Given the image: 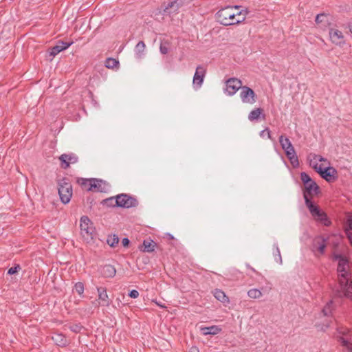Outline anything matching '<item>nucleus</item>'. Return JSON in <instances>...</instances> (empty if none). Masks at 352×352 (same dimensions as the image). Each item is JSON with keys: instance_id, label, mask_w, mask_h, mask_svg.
<instances>
[{"instance_id": "1", "label": "nucleus", "mask_w": 352, "mask_h": 352, "mask_svg": "<svg viewBox=\"0 0 352 352\" xmlns=\"http://www.w3.org/2000/svg\"><path fill=\"white\" fill-rule=\"evenodd\" d=\"M300 179L304 184V198L307 207L309 208L311 215L316 220L325 226L329 225L326 214L320 210V209L311 201V198L319 192V186L318 184L309 177L308 174L305 172L301 173Z\"/></svg>"}, {"instance_id": "2", "label": "nucleus", "mask_w": 352, "mask_h": 352, "mask_svg": "<svg viewBox=\"0 0 352 352\" xmlns=\"http://www.w3.org/2000/svg\"><path fill=\"white\" fill-rule=\"evenodd\" d=\"M334 258L338 261V281L340 290L339 294L343 293L348 298H352V285L351 281V265L348 260L338 254H334Z\"/></svg>"}, {"instance_id": "3", "label": "nucleus", "mask_w": 352, "mask_h": 352, "mask_svg": "<svg viewBox=\"0 0 352 352\" xmlns=\"http://www.w3.org/2000/svg\"><path fill=\"white\" fill-rule=\"evenodd\" d=\"M247 12L240 7H226L218 11L217 19L223 25L237 24L244 21Z\"/></svg>"}, {"instance_id": "4", "label": "nucleus", "mask_w": 352, "mask_h": 352, "mask_svg": "<svg viewBox=\"0 0 352 352\" xmlns=\"http://www.w3.org/2000/svg\"><path fill=\"white\" fill-rule=\"evenodd\" d=\"M310 166L326 181L331 182L334 179L336 170L330 167L328 160L321 155H315L310 160Z\"/></svg>"}, {"instance_id": "5", "label": "nucleus", "mask_w": 352, "mask_h": 352, "mask_svg": "<svg viewBox=\"0 0 352 352\" xmlns=\"http://www.w3.org/2000/svg\"><path fill=\"white\" fill-rule=\"evenodd\" d=\"M340 241V236L338 235L329 236L327 239L318 236L314 241V250L317 252L318 254H322L324 252V248L327 245H333V247H336L338 245Z\"/></svg>"}, {"instance_id": "6", "label": "nucleus", "mask_w": 352, "mask_h": 352, "mask_svg": "<svg viewBox=\"0 0 352 352\" xmlns=\"http://www.w3.org/2000/svg\"><path fill=\"white\" fill-rule=\"evenodd\" d=\"M80 232L84 240L89 242L94 238V228L93 223L87 216L80 218Z\"/></svg>"}, {"instance_id": "7", "label": "nucleus", "mask_w": 352, "mask_h": 352, "mask_svg": "<svg viewBox=\"0 0 352 352\" xmlns=\"http://www.w3.org/2000/svg\"><path fill=\"white\" fill-rule=\"evenodd\" d=\"M58 194L63 204L69 202L72 196V184L66 179H63L58 184Z\"/></svg>"}, {"instance_id": "8", "label": "nucleus", "mask_w": 352, "mask_h": 352, "mask_svg": "<svg viewBox=\"0 0 352 352\" xmlns=\"http://www.w3.org/2000/svg\"><path fill=\"white\" fill-rule=\"evenodd\" d=\"M336 337L342 346V352H352V333L351 331H338Z\"/></svg>"}, {"instance_id": "9", "label": "nucleus", "mask_w": 352, "mask_h": 352, "mask_svg": "<svg viewBox=\"0 0 352 352\" xmlns=\"http://www.w3.org/2000/svg\"><path fill=\"white\" fill-rule=\"evenodd\" d=\"M240 97L243 103L253 104L256 101V96L254 91L247 86L241 87Z\"/></svg>"}, {"instance_id": "10", "label": "nucleus", "mask_w": 352, "mask_h": 352, "mask_svg": "<svg viewBox=\"0 0 352 352\" xmlns=\"http://www.w3.org/2000/svg\"><path fill=\"white\" fill-rule=\"evenodd\" d=\"M116 203L118 206L130 208L135 206L137 204V201L127 195L122 194L116 196Z\"/></svg>"}, {"instance_id": "11", "label": "nucleus", "mask_w": 352, "mask_h": 352, "mask_svg": "<svg viewBox=\"0 0 352 352\" xmlns=\"http://www.w3.org/2000/svg\"><path fill=\"white\" fill-rule=\"evenodd\" d=\"M184 3V0H168L162 6L164 13L170 14L178 11Z\"/></svg>"}, {"instance_id": "12", "label": "nucleus", "mask_w": 352, "mask_h": 352, "mask_svg": "<svg viewBox=\"0 0 352 352\" xmlns=\"http://www.w3.org/2000/svg\"><path fill=\"white\" fill-rule=\"evenodd\" d=\"M226 92L229 96L234 95L239 89H241L242 82L238 78H232L228 79L226 82Z\"/></svg>"}, {"instance_id": "13", "label": "nucleus", "mask_w": 352, "mask_h": 352, "mask_svg": "<svg viewBox=\"0 0 352 352\" xmlns=\"http://www.w3.org/2000/svg\"><path fill=\"white\" fill-rule=\"evenodd\" d=\"M329 35L331 41L338 46H342L345 43L343 33L336 28H330L329 30Z\"/></svg>"}, {"instance_id": "14", "label": "nucleus", "mask_w": 352, "mask_h": 352, "mask_svg": "<svg viewBox=\"0 0 352 352\" xmlns=\"http://www.w3.org/2000/svg\"><path fill=\"white\" fill-rule=\"evenodd\" d=\"M59 160L61 162V167L66 169L70 164L78 162V157L74 153L63 154L59 157Z\"/></svg>"}, {"instance_id": "15", "label": "nucleus", "mask_w": 352, "mask_h": 352, "mask_svg": "<svg viewBox=\"0 0 352 352\" xmlns=\"http://www.w3.org/2000/svg\"><path fill=\"white\" fill-rule=\"evenodd\" d=\"M285 152L286 156L288 157V159L290 160L292 164L294 166H297L298 165V157L296 155L295 149L292 144L290 146L285 148L283 149Z\"/></svg>"}, {"instance_id": "16", "label": "nucleus", "mask_w": 352, "mask_h": 352, "mask_svg": "<svg viewBox=\"0 0 352 352\" xmlns=\"http://www.w3.org/2000/svg\"><path fill=\"white\" fill-rule=\"evenodd\" d=\"M206 69L202 66H198L193 77V84L200 87L205 76Z\"/></svg>"}, {"instance_id": "17", "label": "nucleus", "mask_w": 352, "mask_h": 352, "mask_svg": "<svg viewBox=\"0 0 352 352\" xmlns=\"http://www.w3.org/2000/svg\"><path fill=\"white\" fill-rule=\"evenodd\" d=\"M99 304L102 306H108L109 305V296L107 289L104 287H97Z\"/></svg>"}, {"instance_id": "18", "label": "nucleus", "mask_w": 352, "mask_h": 352, "mask_svg": "<svg viewBox=\"0 0 352 352\" xmlns=\"http://www.w3.org/2000/svg\"><path fill=\"white\" fill-rule=\"evenodd\" d=\"M71 45L72 43H64L63 41L58 42V43L56 46L50 49V56L52 57H54L61 51L68 48Z\"/></svg>"}, {"instance_id": "19", "label": "nucleus", "mask_w": 352, "mask_h": 352, "mask_svg": "<svg viewBox=\"0 0 352 352\" xmlns=\"http://www.w3.org/2000/svg\"><path fill=\"white\" fill-rule=\"evenodd\" d=\"M52 339L58 346H65L67 343L65 336L60 331H53Z\"/></svg>"}, {"instance_id": "20", "label": "nucleus", "mask_w": 352, "mask_h": 352, "mask_svg": "<svg viewBox=\"0 0 352 352\" xmlns=\"http://www.w3.org/2000/svg\"><path fill=\"white\" fill-rule=\"evenodd\" d=\"M116 274V268L111 265H105L101 270V274L105 278H113Z\"/></svg>"}, {"instance_id": "21", "label": "nucleus", "mask_w": 352, "mask_h": 352, "mask_svg": "<svg viewBox=\"0 0 352 352\" xmlns=\"http://www.w3.org/2000/svg\"><path fill=\"white\" fill-rule=\"evenodd\" d=\"M104 183L102 180L97 179H91V184H89V191H98L102 192L104 189Z\"/></svg>"}, {"instance_id": "22", "label": "nucleus", "mask_w": 352, "mask_h": 352, "mask_svg": "<svg viewBox=\"0 0 352 352\" xmlns=\"http://www.w3.org/2000/svg\"><path fill=\"white\" fill-rule=\"evenodd\" d=\"M213 295L216 299L223 304H228L230 302L229 298L221 289H216L213 291Z\"/></svg>"}, {"instance_id": "23", "label": "nucleus", "mask_w": 352, "mask_h": 352, "mask_svg": "<svg viewBox=\"0 0 352 352\" xmlns=\"http://www.w3.org/2000/svg\"><path fill=\"white\" fill-rule=\"evenodd\" d=\"M156 243L153 241L145 240L143 242V250L142 251L146 252H152L154 251Z\"/></svg>"}, {"instance_id": "24", "label": "nucleus", "mask_w": 352, "mask_h": 352, "mask_svg": "<svg viewBox=\"0 0 352 352\" xmlns=\"http://www.w3.org/2000/svg\"><path fill=\"white\" fill-rule=\"evenodd\" d=\"M146 45L143 41H140L135 46V54L138 58H141L144 54Z\"/></svg>"}, {"instance_id": "25", "label": "nucleus", "mask_w": 352, "mask_h": 352, "mask_svg": "<svg viewBox=\"0 0 352 352\" xmlns=\"http://www.w3.org/2000/svg\"><path fill=\"white\" fill-rule=\"evenodd\" d=\"M263 110L261 108H256L250 112L248 115V119L250 121L257 120L260 116L263 113Z\"/></svg>"}, {"instance_id": "26", "label": "nucleus", "mask_w": 352, "mask_h": 352, "mask_svg": "<svg viewBox=\"0 0 352 352\" xmlns=\"http://www.w3.org/2000/svg\"><path fill=\"white\" fill-rule=\"evenodd\" d=\"M105 67L109 69L117 68L119 65L118 60L115 58H108L104 63Z\"/></svg>"}, {"instance_id": "27", "label": "nucleus", "mask_w": 352, "mask_h": 352, "mask_svg": "<svg viewBox=\"0 0 352 352\" xmlns=\"http://www.w3.org/2000/svg\"><path fill=\"white\" fill-rule=\"evenodd\" d=\"M248 295L251 298H258L261 297L262 293L257 289H252L248 291Z\"/></svg>"}, {"instance_id": "28", "label": "nucleus", "mask_w": 352, "mask_h": 352, "mask_svg": "<svg viewBox=\"0 0 352 352\" xmlns=\"http://www.w3.org/2000/svg\"><path fill=\"white\" fill-rule=\"evenodd\" d=\"M279 142L283 149L292 144V142H290L289 138L284 137L283 135L280 136Z\"/></svg>"}, {"instance_id": "29", "label": "nucleus", "mask_w": 352, "mask_h": 352, "mask_svg": "<svg viewBox=\"0 0 352 352\" xmlns=\"http://www.w3.org/2000/svg\"><path fill=\"white\" fill-rule=\"evenodd\" d=\"M107 242L111 247H115L118 243L119 239L116 235H111L108 236Z\"/></svg>"}, {"instance_id": "30", "label": "nucleus", "mask_w": 352, "mask_h": 352, "mask_svg": "<svg viewBox=\"0 0 352 352\" xmlns=\"http://www.w3.org/2000/svg\"><path fill=\"white\" fill-rule=\"evenodd\" d=\"M78 183L85 190H89V184H91V179L80 178L78 179Z\"/></svg>"}, {"instance_id": "31", "label": "nucleus", "mask_w": 352, "mask_h": 352, "mask_svg": "<svg viewBox=\"0 0 352 352\" xmlns=\"http://www.w3.org/2000/svg\"><path fill=\"white\" fill-rule=\"evenodd\" d=\"M84 285L81 282H78L75 284L74 285V290L80 296H82L84 293Z\"/></svg>"}, {"instance_id": "32", "label": "nucleus", "mask_w": 352, "mask_h": 352, "mask_svg": "<svg viewBox=\"0 0 352 352\" xmlns=\"http://www.w3.org/2000/svg\"><path fill=\"white\" fill-rule=\"evenodd\" d=\"M332 311V301L329 302L323 308L322 312L324 316H329Z\"/></svg>"}, {"instance_id": "33", "label": "nucleus", "mask_w": 352, "mask_h": 352, "mask_svg": "<svg viewBox=\"0 0 352 352\" xmlns=\"http://www.w3.org/2000/svg\"><path fill=\"white\" fill-rule=\"evenodd\" d=\"M349 228L347 231L348 239L352 245V218L349 220Z\"/></svg>"}, {"instance_id": "34", "label": "nucleus", "mask_w": 352, "mask_h": 352, "mask_svg": "<svg viewBox=\"0 0 352 352\" xmlns=\"http://www.w3.org/2000/svg\"><path fill=\"white\" fill-rule=\"evenodd\" d=\"M260 136L263 138L267 137L269 139H272V137L270 135V131L267 128H266L265 129L261 131Z\"/></svg>"}, {"instance_id": "35", "label": "nucleus", "mask_w": 352, "mask_h": 352, "mask_svg": "<svg viewBox=\"0 0 352 352\" xmlns=\"http://www.w3.org/2000/svg\"><path fill=\"white\" fill-rule=\"evenodd\" d=\"M326 18V15L324 14H319L316 17V23L319 24L324 22Z\"/></svg>"}, {"instance_id": "36", "label": "nucleus", "mask_w": 352, "mask_h": 352, "mask_svg": "<svg viewBox=\"0 0 352 352\" xmlns=\"http://www.w3.org/2000/svg\"><path fill=\"white\" fill-rule=\"evenodd\" d=\"M21 267L19 265L13 267H11L8 270V273L10 275L12 274H14L15 273H16L18 272L19 270H20Z\"/></svg>"}, {"instance_id": "37", "label": "nucleus", "mask_w": 352, "mask_h": 352, "mask_svg": "<svg viewBox=\"0 0 352 352\" xmlns=\"http://www.w3.org/2000/svg\"><path fill=\"white\" fill-rule=\"evenodd\" d=\"M160 49L161 53L163 54H166L168 52V47L164 44H161Z\"/></svg>"}, {"instance_id": "38", "label": "nucleus", "mask_w": 352, "mask_h": 352, "mask_svg": "<svg viewBox=\"0 0 352 352\" xmlns=\"http://www.w3.org/2000/svg\"><path fill=\"white\" fill-rule=\"evenodd\" d=\"M129 296L132 298H137L139 296V292L137 290H131L129 293Z\"/></svg>"}, {"instance_id": "39", "label": "nucleus", "mask_w": 352, "mask_h": 352, "mask_svg": "<svg viewBox=\"0 0 352 352\" xmlns=\"http://www.w3.org/2000/svg\"><path fill=\"white\" fill-rule=\"evenodd\" d=\"M214 326L212 327H200V330L204 331V330H213L214 329Z\"/></svg>"}, {"instance_id": "40", "label": "nucleus", "mask_w": 352, "mask_h": 352, "mask_svg": "<svg viewBox=\"0 0 352 352\" xmlns=\"http://www.w3.org/2000/svg\"><path fill=\"white\" fill-rule=\"evenodd\" d=\"M122 243L123 246L126 247L129 243V240L127 238H124L122 239Z\"/></svg>"}, {"instance_id": "41", "label": "nucleus", "mask_w": 352, "mask_h": 352, "mask_svg": "<svg viewBox=\"0 0 352 352\" xmlns=\"http://www.w3.org/2000/svg\"><path fill=\"white\" fill-rule=\"evenodd\" d=\"M218 331H204V335H216Z\"/></svg>"}, {"instance_id": "42", "label": "nucleus", "mask_w": 352, "mask_h": 352, "mask_svg": "<svg viewBox=\"0 0 352 352\" xmlns=\"http://www.w3.org/2000/svg\"><path fill=\"white\" fill-rule=\"evenodd\" d=\"M189 352H199V349L196 346H192L190 350H189Z\"/></svg>"}, {"instance_id": "43", "label": "nucleus", "mask_w": 352, "mask_h": 352, "mask_svg": "<svg viewBox=\"0 0 352 352\" xmlns=\"http://www.w3.org/2000/svg\"><path fill=\"white\" fill-rule=\"evenodd\" d=\"M323 328H332V327L329 324V323H324L322 327V329Z\"/></svg>"}, {"instance_id": "44", "label": "nucleus", "mask_w": 352, "mask_h": 352, "mask_svg": "<svg viewBox=\"0 0 352 352\" xmlns=\"http://www.w3.org/2000/svg\"><path fill=\"white\" fill-rule=\"evenodd\" d=\"M155 303H156L158 306H160V307H162V308L166 307L164 305H161V303H159V302H155Z\"/></svg>"}, {"instance_id": "45", "label": "nucleus", "mask_w": 352, "mask_h": 352, "mask_svg": "<svg viewBox=\"0 0 352 352\" xmlns=\"http://www.w3.org/2000/svg\"><path fill=\"white\" fill-rule=\"evenodd\" d=\"M319 162H320L321 164H326V163L324 162V161H320Z\"/></svg>"}, {"instance_id": "46", "label": "nucleus", "mask_w": 352, "mask_h": 352, "mask_svg": "<svg viewBox=\"0 0 352 352\" xmlns=\"http://www.w3.org/2000/svg\"><path fill=\"white\" fill-rule=\"evenodd\" d=\"M350 31H351V32L352 34V27L350 28Z\"/></svg>"}, {"instance_id": "47", "label": "nucleus", "mask_w": 352, "mask_h": 352, "mask_svg": "<svg viewBox=\"0 0 352 352\" xmlns=\"http://www.w3.org/2000/svg\"><path fill=\"white\" fill-rule=\"evenodd\" d=\"M321 165V164L320 162H318V166H320Z\"/></svg>"}, {"instance_id": "48", "label": "nucleus", "mask_w": 352, "mask_h": 352, "mask_svg": "<svg viewBox=\"0 0 352 352\" xmlns=\"http://www.w3.org/2000/svg\"><path fill=\"white\" fill-rule=\"evenodd\" d=\"M277 251H278V254H280L279 249L277 248Z\"/></svg>"}]
</instances>
